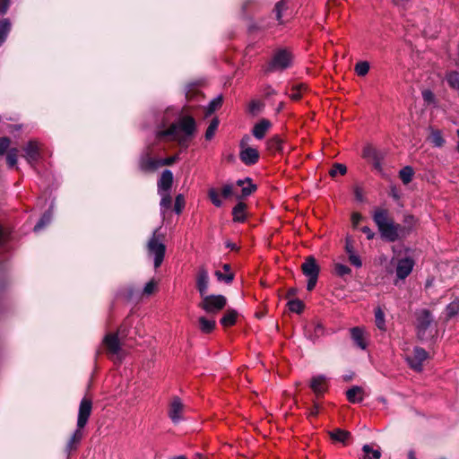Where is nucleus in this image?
<instances>
[{
    "instance_id": "nucleus-3",
    "label": "nucleus",
    "mask_w": 459,
    "mask_h": 459,
    "mask_svg": "<svg viewBox=\"0 0 459 459\" xmlns=\"http://www.w3.org/2000/svg\"><path fill=\"white\" fill-rule=\"evenodd\" d=\"M159 229L153 231L152 238L149 239L147 244L148 254L153 256L154 267L157 269L160 266L163 262L166 247L162 243V236L158 235Z\"/></svg>"
},
{
    "instance_id": "nucleus-48",
    "label": "nucleus",
    "mask_w": 459,
    "mask_h": 459,
    "mask_svg": "<svg viewBox=\"0 0 459 459\" xmlns=\"http://www.w3.org/2000/svg\"><path fill=\"white\" fill-rule=\"evenodd\" d=\"M185 205V199L182 195H178L176 196L175 204H174V211L176 213L179 214L182 212V209Z\"/></svg>"
},
{
    "instance_id": "nucleus-44",
    "label": "nucleus",
    "mask_w": 459,
    "mask_h": 459,
    "mask_svg": "<svg viewBox=\"0 0 459 459\" xmlns=\"http://www.w3.org/2000/svg\"><path fill=\"white\" fill-rule=\"evenodd\" d=\"M282 141L279 136H273L268 141V148L272 151H281Z\"/></svg>"
},
{
    "instance_id": "nucleus-54",
    "label": "nucleus",
    "mask_w": 459,
    "mask_h": 459,
    "mask_svg": "<svg viewBox=\"0 0 459 459\" xmlns=\"http://www.w3.org/2000/svg\"><path fill=\"white\" fill-rule=\"evenodd\" d=\"M301 87L302 86L300 85V86H296V87L292 88V91L290 94V98L291 100H299L301 98V91H300Z\"/></svg>"
},
{
    "instance_id": "nucleus-40",
    "label": "nucleus",
    "mask_w": 459,
    "mask_h": 459,
    "mask_svg": "<svg viewBox=\"0 0 459 459\" xmlns=\"http://www.w3.org/2000/svg\"><path fill=\"white\" fill-rule=\"evenodd\" d=\"M208 196L214 206L221 207L222 205V201L221 200L216 189H214V188L209 189Z\"/></svg>"
},
{
    "instance_id": "nucleus-12",
    "label": "nucleus",
    "mask_w": 459,
    "mask_h": 459,
    "mask_svg": "<svg viewBox=\"0 0 459 459\" xmlns=\"http://www.w3.org/2000/svg\"><path fill=\"white\" fill-rule=\"evenodd\" d=\"M209 287V273L204 265L198 268L196 274V289L201 296L207 293Z\"/></svg>"
},
{
    "instance_id": "nucleus-61",
    "label": "nucleus",
    "mask_w": 459,
    "mask_h": 459,
    "mask_svg": "<svg viewBox=\"0 0 459 459\" xmlns=\"http://www.w3.org/2000/svg\"><path fill=\"white\" fill-rule=\"evenodd\" d=\"M264 93L265 97H270L272 95H274L276 93V91L271 86H267L264 90Z\"/></svg>"
},
{
    "instance_id": "nucleus-63",
    "label": "nucleus",
    "mask_w": 459,
    "mask_h": 459,
    "mask_svg": "<svg viewBox=\"0 0 459 459\" xmlns=\"http://www.w3.org/2000/svg\"><path fill=\"white\" fill-rule=\"evenodd\" d=\"M345 250H346V252L349 254V255H350L351 254H353V253H354V252H353V247H352V245H351L349 241H347V243H346Z\"/></svg>"
},
{
    "instance_id": "nucleus-64",
    "label": "nucleus",
    "mask_w": 459,
    "mask_h": 459,
    "mask_svg": "<svg viewBox=\"0 0 459 459\" xmlns=\"http://www.w3.org/2000/svg\"><path fill=\"white\" fill-rule=\"evenodd\" d=\"M193 459H207V458L204 455H202L201 453H196L194 455Z\"/></svg>"
},
{
    "instance_id": "nucleus-49",
    "label": "nucleus",
    "mask_w": 459,
    "mask_h": 459,
    "mask_svg": "<svg viewBox=\"0 0 459 459\" xmlns=\"http://www.w3.org/2000/svg\"><path fill=\"white\" fill-rule=\"evenodd\" d=\"M325 334V328L322 324L316 323L314 325L313 334L311 337L317 339Z\"/></svg>"
},
{
    "instance_id": "nucleus-10",
    "label": "nucleus",
    "mask_w": 459,
    "mask_h": 459,
    "mask_svg": "<svg viewBox=\"0 0 459 459\" xmlns=\"http://www.w3.org/2000/svg\"><path fill=\"white\" fill-rule=\"evenodd\" d=\"M184 404L178 397H173L169 409V417L174 424L183 420Z\"/></svg>"
},
{
    "instance_id": "nucleus-4",
    "label": "nucleus",
    "mask_w": 459,
    "mask_h": 459,
    "mask_svg": "<svg viewBox=\"0 0 459 459\" xmlns=\"http://www.w3.org/2000/svg\"><path fill=\"white\" fill-rule=\"evenodd\" d=\"M201 297L202 301L199 303V307L208 314H217L227 304V299L223 295H207L206 293Z\"/></svg>"
},
{
    "instance_id": "nucleus-2",
    "label": "nucleus",
    "mask_w": 459,
    "mask_h": 459,
    "mask_svg": "<svg viewBox=\"0 0 459 459\" xmlns=\"http://www.w3.org/2000/svg\"><path fill=\"white\" fill-rule=\"evenodd\" d=\"M195 131V121L191 117H184L178 123L172 124L169 129L157 133L158 137L170 136L181 146L186 147Z\"/></svg>"
},
{
    "instance_id": "nucleus-33",
    "label": "nucleus",
    "mask_w": 459,
    "mask_h": 459,
    "mask_svg": "<svg viewBox=\"0 0 459 459\" xmlns=\"http://www.w3.org/2000/svg\"><path fill=\"white\" fill-rule=\"evenodd\" d=\"M51 220L52 212L49 210L42 215L38 223L34 226V231L39 232V230H41L45 226L50 223Z\"/></svg>"
},
{
    "instance_id": "nucleus-23",
    "label": "nucleus",
    "mask_w": 459,
    "mask_h": 459,
    "mask_svg": "<svg viewBox=\"0 0 459 459\" xmlns=\"http://www.w3.org/2000/svg\"><path fill=\"white\" fill-rule=\"evenodd\" d=\"M246 209L247 205L244 203H238L232 210L233 221L243 222L246 220Z\"/></svg>"
},
{
    "instance_id": "nucleus-1",
    "label": "nucleus",
    "mask_w": 459,
    "mask_h": 459,
    "mask_svg": "<svg viewBox=\"0 0 459 459\" xmlns=\"http://www.w3.org/2000/svg\"><path fill=\"white\" fill-rule=\"evenodd\" d=\"M372 219L377 227L381 238L385 241L394 242L405 238L410 232V229L395 223L385 208H376L373 212Z\"/></svg>"
},
{
    "instance_id": "nucleus-58",
    "label": "nucleus",
    "mask_w": 459,
    "mask_h": 459,
    "mask_svg": "<svg viewBox=\"0 0 459 459\" xmlns=\"http://www.w3.org/2000/svg\"><path fill=\"white\" fill-rule=\"evenodd\" d=\"M10 1L11 0H0V15H3L7 12Z\"/></svg>"
},
{
    "instance_id": "nucleus-11",
    "label": "nucleus",
    "mask_w": 459,
    "mask_h": 459,
    "mask_svg": "<svg viewBox=\"0 0 459 459\" xmlns=\"http://www.w3.org/2000/svg\"><path fill=\"white\" fill-rule=\"evenodd\" d=\"M414 266V261L411 257L399 259L396 265V276L400 280L405 279L410 275Z\"/></svg>"
},
{
    "instance_id": "nucleus-36",
    "label": "nucleus",
    "mask_w": 459,
    "mask_h": 459,
    "mask_svg": "<svg viewBox=\"0 0 459 459\" xmlns=\"http://www.w3.org/2000/svg\"><path fill=\"white\" fill-rule=\"evenodd\" d=\"M287 305L291 312L298 314L301 313L304 309V303L300 299H290Z\"/></svg>"
},
{
    "instance_id": "nucleus-25",
    "label": "nucleus",
    "mask_w": 459,
    "mask_h": 459,
    "mask_svg": "<svg viewBox=\"0 0 459 459\" xmlns=\"http://www.w3.org/2000/svg\"><path fill=\"white\" fill-rule=\"evenodd\" d=\"M222 268L226 271V273H223L221 271H216L215 276L217 280L226 283H230L234 279V274L230 272V265L229 264H224Z\"/></svg>"
},
{
    "instance_id": "nucleus-17",
    "label": "nucleus",
    "mask_w": 459,
    "mask_h": 459,
    "mask_svg": "<svg viewBox=\"0 0 459 459\" xmlns=\"http://www.w3.org/2000/svg\"><path fill=\"white\" fill-rule=\"evenodd\" d=\"M271 126L272 123L268 119L264 118L254 126L252 130L253 135L256 139L261 140L265 136L266 132Z\"/></svg>"
},
{
    "instance_id": "nucleus-51",
    "label": "nucleus",
    "mask_w": 459,
    "mask_h": 459,
    "mask_svg": "<svg viewBox=\"0 0 459 459\" xmlns=\"http://www.w3.org/2000/svg\"><path fill=\"white\" fill-rule=\"evenodd\" d=\"M422 98L427 103H433L435 100L434 93L429 90H425L422 91Z\"/></svg>"
},
{
    "instance_id": "nucleus-59",
    "label": "nucleus",
    "mask_w": 459,
    "mask_h": 459,
    "mask_svg": "<svg viewBox=\"0 0 459 459\" xmlns=\"http://www.w3.org/2000/svg\"><path fill=\"white\" fill-rule=\"evenodd\" d=\"M361 231L367 235V238L369 240L375 238V232L368 226L362 227Z\"/></svg>"
},
{
    "instance_id": "nucleus-52",
    "label": "nucleus",
    "mask_w": 459,
    "mask_h": 459,
    "mask_svg": "<svg viewBox=\"0 0 459 459\" xmlns=\"http://www.w3.org/2000/svg\"><path fill=\"white\" fill-rule=\"evenodd\" d=\"M234 193H233V186L232 185L227 184V185L223 186L222 190H221V195L224 198H229Z\"/></svg>"
},
{
    "instance_id": "nucleus-39",
    "label": "nucleus",
    "mask_w": 459,
    "mask_h": 459,
    "mask_svg": "<svg viewBox=\"0 0 459 459\" xmlns=\"http://www.w3.org/2000/svg\"><path fill=\"white\" fill-rule=\"evenodd\" d=\"M218 126H219V121H218V119L213 118V119L211 121V123H210V125H209L208 128L206 129V132H205V139H206V140H211V139L213 137V135H214V134H215V131H216V130H217V128H218Z\"/></svg>"
},
{
    "instance_id": "nucleus-30",
    "label": "nucleus",
    "mask_w": 459,
    "mask_h": 459,
    "mask_svg": "<svg viewBox=\"0 0 459 459\" xmlns=\"http://www.w3.org/2000/svg\"><path fill=\"white\" fill-rule=\"evenodd\" d=\"M364 459H379L381 456L380 449H373L370 445H364L362 447Z\"/></svg>"
},
{
    "instance_id": "nucleus-50",
    "label": "nucleus",
    "mask_w": 459,
    "mask_h": 459,
    "mask_svg": "<svg viewBox=\"0 0 459 459\" xmlns=\"http://www.w3.org/2000/svg\"><path fill=\"white\" fill-rule=\"evenodd\" d=\"M10 146V139L7 137L0 138V155H3Z\"/></svg>"
},
{
    "instance_id": "nucleus-31",
    "label": "nucleus",
    "mask_w": 459,
    "mask_h": 459,
    "mask_svg": "<svg viewBox=\"0 0 459 459\" xmlns=\"http://www.w3.org/2000/svg\"><path fill=\"white\" fill-rule=\"evenodd\" d=\"M414 171L411 166H405L399 171V177L404 185L409 184L413 178Z\"/></svg>"
},
{
    "instance_id": "nucleus-60",
    "label": "nucleus",
    "mask_w": 459,
    "mask_h": 459,
    "mask_svg": "<svg viewBox=\"0 0 459 459\" xmlns=\"http://www.w3.org/2000/svg\"><path fill=\"white\" fill-rule=\"evenodd\" d=\"M361 220H362V216L359 213L355 212L351 216V221L354 226H357Z\"/></svg>"
},
{
    "instance_id": "nucleus-19",
    "label": "nucleus",
    "mask_w": 459,
    "mask_h": 459,
    "mask_svg": "<svg viewBox=\"0 0 459 459\" xmlns=\"http://www.w3.org/2000/svg\"><path fill=\"white\" fill-rule=\"evenodd\" d=\"M24 157L30 164L35 162L39 158V145L37 142L30 141L24 148Z\"/></svg>"
},
{
    "instance_id": "nucleus-57",
    "label": "nucleus",
    "mask_w": 459,
    "mask_h": 459,
    "mask_svg": "<svg viewBox=\"0 0 459 459\" xmlns=\"http://www.w3.org/2000/svg\"><path fill=\"white\" fill-rule=\"evenodd\" d=\"M177 159H178L177 156H171V157H169V158H166L163 160H160V166H169V165L173 164Z\"/></svg>"
},
{
    "instance_id": "nucleus-32",
    "label": "nucleus",
    "mask_w": 459,
    "mask_h": 459,
    "mask_svg": "<svg viewBox=\"0 0 459 459\" xmlns=\"http://www.w3.org/2000/svg\"><path fill=\"white\" fill-rule=\"evenodd\" d=\"M287 9H288L287 0H281L276 3L273 12L275 13L276 19L280 23L283 22L282 13Z\"/></svg>"
},
{
    "instance_id": "nucleus-34",
    "label": "nucleus",
    "mask_w": 459,
    "mask_h": 459,
    "mask_svg": "<svg viewBox=\"0 0 459 459\" xmlns=\"http://www.w3.org/2000/svg\"><path fill=\"white\" fill-rule=\"evenodd\" d=\"M375 322L377 328L381 331L385 330V313L381 309V307H377L375 309Z\"/></svg>"
},
{
    "instance_id": "nucleus-8",
    "label": "nucleus",
    "mask_w": 459,
    "mask_h": 459,
    "mask_svg": "<svg viewBox=\"0 0 459 459\" xmlns=\"http://www.w3.org/2000/svg\"><path fill=\"white\" fill-rule=\"evenodd\" d=\"M92 409V403L87 398H83L79 406L77 427L83 429L88 422Z\"/></svg>"
},
{
    "instance_id": "nucleus-46",
    "label": "nucleus",
    "mask_w": 459,
    "mask_h": 459,
    "mask_svg": "<svg viewBox=\"0 0 459 459\" xmlns=\"http://www.w3.org/2000/svg\"><path fill=\"white\" fill-rule=\"evenodd\" d=\"M157 284H158L157 281L154 279H152L150 281H148L145 284L143 293L144 295H148V296L152 295L155 291Z\"/></svg>"
},
{
    "instance_id": "nucleus-53",
    "label": "nucleus",
    "mask_w": 459,
    "mask_h": 459,
    "mask_svg": "<svg viewBox=\"0 0 459 459\" xmlns=\"http://www.w3.org/2000/svg\"><path fill=\"white\" fill-rule=\"evenodd\" d=\"M349 260H350L351 264H353L357 268H359L362 265L359 256L354 253L351 254L349 255Z\"/></svg>"
},
{
    "instance_id": "nucleus-16",
    "label": "nucleus",
    "mask_w": 459,
    "mask_h": 459,
    "mask_svg": "<svg viewBox=\"0 0 459 459\" xmlns=\"http://www.w3.org/2000/svg\"><path fill=\"white\" fill-rule=\"evenodd\" d=\"M326 377L324 375L314 377L310 382V388L316 395H322L326 390Z\"/></svg>"
},
{
    "instance_id": "nucleus-62",
    "label": "nucleus",
    "mask_w": 459,
    "mask_h": 459,
    "mask_svg": "<svg viewBox=\"0 0 459 459\" xmlns=\"http://www.w3.org/2000/svg\"><path fill=\"white\" fill-rule=\"evenodd\" d=\"M76 443L72 442V439H69L67 445H66V450L67 452H71L72 450H74L76 448Z\"/></svg>"
},
{
    "instance_id": "nucleus-43",
    "label": "nucleus",
    "mask_w": 459,
    "mask_h": 459,
    "mask_svg": "<svg viewBox=\"0 0 459 459\" xmlns=\"http://www.w3.org/2000/svg\"><path fill=\"white\" fill-rule=\"evenodd\" d=\"M222 104V98L221 96H218L212 100L210 103L207 106V113L212 114L218 108H220Z\"/></svg>"
},
{
    "instance_id": "nucleus-42",
    "label": "nucleus",
    "mask_w": 459,
    "mask_h": 459,
    "mask_svg": "<svg viewBox=\"0 0 459 459\" xmlns=\"http://www.w3.org/2000/svg\"><path fill=\"white\" fill-rule=\"evenodd\" d=\"M347 172V168L342 163H335L330 170V175L335 177L337 175H344Z\"/></svg>"
},
{
    "instance_id": "nucleus-41",
    "label": "nucleus",
    "mask_w": 459,
    "mask_h": 459,
    "mask_svg": "<svg viewBox=\"0 0 459 459\" xmlns=\"http://www.w3.org/2000/svg\"><path fill=\"white\" fill-rule=\"evenodd\" d=\"M430 141L436 147H441L445 143L440 131L437 130L431 133Z\"/></svg>"
},
{
    "instance_id": "nucleus-9",
    "label": "nucleus",
    "mask_w": 459,
    "mask_h": 459,
    "mask_svg": "<svg viewBox=\"0 0 459 459\" xmlns=\"http://www.w3.org/2000/svg\"><path fill=\"white\" fill-rule=\"evenodd\" d=\"M428 358V352L420 347H416L413 350V354L407 358L410 367L415 371L422 370V364Z\"/></svg>"
},
{
    "instance_id": "nucleus-28",
    "label": "nucleus",
    "mask_w": 459,
    "mask_h": 459,
    "mask_svg": "<svg viewBox=\"0 0 459 459\" xmlns=\"http://www.w3.org/2000/svg\"><path fill=\"white\" fill-rule=\"evenodd\" d=\"M237 185L242 186V196H248L255 190V186L251 183V180L248 178L245 180L238 179L237 181Z\"/></svg>"
},
{
    "instance_id": "nucleus-47",
    "label": "nucleus",
    "mask_w": 459,
    "mask_h": 459,
    "mask_svg": "<svg viewBox=\"0 0 459 459\" xmlns=\"http://www.w3.org/2000/svg\"><path fill=\"white\" fill-rule=\"evenodd\" d=\"M334 270L336 274L341 277L351 274V270L347 265H344L342 264H336Z\"/></svg>"
},
{
    "instance_id": "nucleus-20",
    "label": "nucleus",
    "mask_w": 459,
    "mask_h": 459,
    "mask_svg": "<svg viewBox=\"0 0 459 459\" xmlns=\"http://www.w3.org/2000/svg\"><path fill=\"white\" fill-rule=\"evenodd\" d=\"M346 396L350 403H358L363 401L364 392L361 387L354 385L347 390Z\"/></svg>"
},
{
    "instance_id": "nucleus-22",
    "label": "nucleus",
    "mask_w": 459,
    "mask_h": 459,
    "mask_svg": "<svg viewBox=\"0 0 459 459\" xmlns=\"http://www.w3.org/2000/svg\"><path fill=\"white\" fill-rule=\"evenodd\" d=\"M331 438L335 442H340L343 445L347 444V441L351 437V434L341 429H335L329 432Z\"/></svg>"
},
{
    "instance_id": "nucleus-21",
    "label": "nucleus",
    "mask_w": 459,
    "mask_h": 459,
    "mask_svg": "<svg viewBox=\"0 0 459 459\" xmlns=\"http://www.w3.org/2000/svg\"><path fill=\"white\" fill-rule=\"evenodd\" d=\"M160 167V160L153 159L150 156L142 157L140 160V169L144 171H151Z\"/></svg>"
},
{
    "instance_id": "nucleus-35",
    "label": "nucleus",
    "mask_w": 459,
    "mask_h": 459,
    "mask_svg": "<svg viewBox=\"0 0 459 459\" xmlns=\"http://www.w3.org/2000/svg\"><path fill=\"white\" fill-rule=\"evenodd\" d=\"M446 316L447 318H452L459 314V299H454L451 303H449L446 307Z\"/></svg>"
},
{
    "instance_id": "nucleus-56",
    "label": "nucleus",
    "mask_w": 459,
    "mask_h": 459,
    "mask_svg": "<svg viewBox=\"0 0 459 459\" xmlns=\"http://www.w3.org/2000/svg\"><path fill=\"white\" fill-rule=\"evenodd\" d=\"M390 196L392 198H394L395 201H398L400 200L401 198V192L400 190L397 188V186H392L390 187V193H389Z\"/></svg>"
},
{
    "instance_id": "nucleus-29",
    "label": "nucleus",
    "mask_w": 459,
    "mask_h": 459,
    "mask_svg": "<svg viewBox=\"0 0 459 459\" xmlns=\"http://www.w3.org/2000/svg\"><path fill=\"white\" fill-rule=\"evenodd\" d=\"M11 30V22L8 19H2L0 21V46L5 41Z\"/></svg>"
},
{
    "instance_id": "nucleus-26",
    "label": "nucleus",
    "mask_w": 459,
    "mask_h": 459,
    "mask_svg": "<svg viewBox=\"0 0 459 459\" xmlns=\"http://www.w3.org/2000/svg\"><path fill=\"white\" fill-rule=\"evenodd\" d=\"M158 195L160 196V212L162 215H165V213L171 208L172 199L170 194L169 192H165L158 193Z\"/></svg>"
},
{
    "instance_id": "nucleus-5",
    "label": "nucleus",
    "mask_w": 459,
    "mask_h": 459,
    "mask_svg": "<svg viewBox=\"0 0 459 459\" xmlns=\"http://www.w3.org/2000/svg\"><path fill=\"white\" fill-rule=\"evenodd\" d=\"M301 270L303 274L308 278L307 290L310 291L316 284L320 270L315 257L307 256L301 265Z\"/></svg>"
},
{
    "instance_id": "nucleus-6",
    "label": "nucleus",
    "mask_w": 459,
    "mask_h": 459,
    "mask_svg": "<svg viewBox=\"0 0 459 459\" xmlns=\"http://www.w3.org/2000/svg\"><path fill=\"white\" fill-rule=\"evenodd\" d=\"M290 54L284 49L279 50L273 56V59L269 63L267 68L265 69V72L271 73L278 70L286 69L290 65Z\"/></svg>"
},
{
    "instance_id": "nucleus-15",
    "label": "nucleus",
    "mask_w": 459,
    "mask_h": 459,
    "mask_svg": "<svg viewBox=\"0 0 459 459\" xmlns=\"http://www.w3.org/2000/svg\"><path fill=\"white\" fill-rule=\"evenodd\" d=\"M173 184V174L169 169H165L158 181V193L169 192Z\"/></svg>"
},
{
    "instance_id": "nucleus-55",
    "label": "nucleus",
    "mask_w": 459,
    "mask_h": 459,
    "mask_svg": "<svg viewBox=\"0 0 459 459\" xmlns=\"http://www.w3.org/2000/svg\"><path fill=\"white\" fill-rule=\"evenodd\" d=\"M82 438V429H79L77 427V429L74 432L73 436L70 439H72V442H74L76 444L80 443V441Z\"/></svg>"
},
{
    "instance_id": "nucleus-24",
    "label": "nucleus",
    "mask_w": 459,
    "mask_h": 459,
    "mask_svg": "<svg viewBox=\"0 0 459 459\" xmlns=\"http://www.w3.org/2000/svg\"><path fill=\"white\" fill-rule=\"evenodd\" d=\"M238 312L235 309H228L221 318L220 323L222 326H231L236 323Z\"/></svg>"
},
{
    "instance_id": "nucleus-7",
    "label": "nucleus",
    "mask_w": 459,
    "mask_h": 459,
    "mask_svg": "<svg viewBox=\"0 0 459 459\" xmlns=\"http://www.w3.org/2000/svg\"><path fill=\"white\" fill-rule=\"evenodd\" d=\"M126 335L125 329L123 326H120L116 333H108L103 339V343L105 344L108 352L111 355L118 356L121 351V345L119 337H124Z\"/></svg>"
},
{
    "instance_id": "nucleus-45",
    "label": "nucleus",
    "mask_w": 459,
    "mask_h": 459,
    "mask_svg": "<svg viewBox=\"0 0 459 459\" xmlns=\"http://www.w3.org/2000/svg\"><path fill=\"white\" fill-rule=\"evenodd\" d=\"M264 108V104L259 100H252L249 103L248 110L253 115L258 114Z\"/></svg>"
},
{
    "instance_id": "nucleus-27",
    "label": "nucleus",
    "mask_w": 459,
    "mask_h": 459,
    "mask_svg": "<svg viewBox=\"0 0 459 459\" xmlns=\"http://www.w3.org/2000/svg\"><path fill=\"white\" fill-rule=\"evenodd\" d=\"M200 330L204 333H210L215 328L216 323L213 319L201 316L198 319Z\"/></svg>"
},
{
    "instance_id": "nucleus-13",
    "label": "nucleus",
    "mask_w": 459,
    "mask_h": 459,
    "mask_svg": "<svg viewBox=\"0 0 459 459\" xmlns=\"http://www.w3.org/2000/svg\"><path fill=\"white\" fill-rule=\"evenodd\" d=\"M245 143L242 140L240 143V146L242 148L239 158L243 163L246 165H253L258 161L259 159V153L256 149L247 147L244 148Z\"/></svg>"
},
{
    "instance_id": "nucleus-37",
    "label": "nucleus",
    "mask_w": 459,
    "mask_h": 459,
    "mask_svg": "<svg viewBox=\"0 0 459 459\" xmlns=\"http://www.w3.org/2000/svg\"><path fill=\"white\" fill-rule=\"evenodd\" d=\"M369 63L367 61L358 62L355 65V72L359 76H365L369 71Z\"/></svg>"
},
{
    "instance_id": "nucleus-14",
    "label": "nucleus",
    "mask_w": 459,
    "mask_h": 459,
    "mask_svg": "<svg viewBox=\"0 0 459 459\" xmlns=\"http://www.w3.org/2000/svg\"><path fill=\"white\" fill-rule=\"evenodd\" d=\"M432 322V316L428 309H421L417 313V328L419 334L424 333Z\"/></svg>"
},
{
    "instance_id": "nucleus-38",
    "label": "nucleus",
    "mask_w": 459,
    "mask_h": 459,
    "mask_svg": "<svg viewBox=\"0 0 459 459\" xmlns=\"http://www.w3.org/2000/svg\"><path fill=\"white\" fill-rule=\"evenodd\" d=\"M18 150L16 148L11 149L6 156V161L9 168L15 167L17 163Z\"/></svg>"
},
{
    "instance_id": "nucleus-18",
    "label": "nucleus",
    "mask_w": 459,
    "mask_h": 459,
    "mask_svg": "<svg viewBox=\"0 0 459 459\" xmlns=\"http://www.w3.org/2000/svg\"><path fill=\"white\" fill-rule=\"evenodd\" d=\"M351 336L354 343L361 350H366L368 342L365 339L364 330L360 327L351 329Z\"/></svg>"
}]
</instances>
